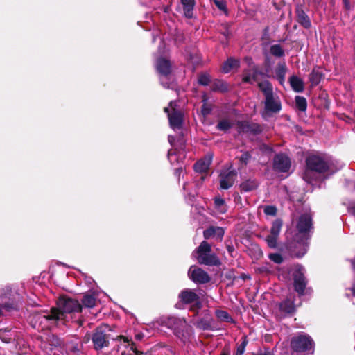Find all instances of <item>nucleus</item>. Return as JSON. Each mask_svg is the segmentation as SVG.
Segmentation results:
<instances>
[{"label":"nucleus","mask_w":355,"mask_h":355,"mask_svg":"<svg viewBox=\"0 0 355 355\" xmlns=\"http://www.w3.org/2000/svg\"><path fill=\"white\" fill-rule=\"evenodd\" d=\"M306 168L302 178L308 183L317 179V175L327 171L330 167V159L322 154H313L306 159Z\"/></svg>","instance_id":"nucleus-1"},{"label":"nucleus","mask_w":355,"mask_h":355,"mask_svg":"<svg viewBox=\"0 0 355 355\" xmlns=\"http://www.w3.org/2000/svg\"><path fill=\"white\" fill-rule=\"evenodd\" d=\"M258 86L265 96L263 117H269L272 114L278 113L282 109V104L279 97L274 94L270 83L265 80L258 83Z\"/></svg>","instance_id":"nucleus-2"},{"label":"nucleus","mask_w":355,"mask_h":355,"mask_svg":"<svg viewBox=\"0 0 355 355\" xmlns=\"http://www.w3.org/2000/svg\"><path fill=\"white\" fill-rule=\"evenodd\" d=\"M157 322L161 327L173 330L174 334L183 342H185L191 336V327L183 318L174 316L162 317Z\"/></svg>","instance_id":"nucleus-3"},{"label":"nucleus","mask_w":355,"mask_h":355,"mask_svg":"<svg viewBox=\"0 0 355 355\" xmlns=\"http://www.w3.org/2000/svg\"><path fill=\"white\" fill-rule=\"evenodd\" d=\"M81 309L82 306L78 300L70 297H61L57 302V307L52 308L53 315L55 317L57 322L64 321L68 314L79 312Z\"/></svg>","instance_id":"nucleus-4"},{"label":"nucleus","mask_w":355,"mask_h":355,"mask_svg":"<svg viewBox=\"0 0 355 355\" xmlns=\"http://www.w3.org/2000/svg\"><path fill=\"white\" fill-rule=\"evenodd\" d=\"M192 256L200 264L207 266H219L220 261L218 257L211 253V245L207 241H202L196 250L193 252Z\"/></svg>","instance_id":"nucleus-5"},{"label":"nucleus","mask_w":355,"mask_h":355,"mask_svg":"<svg viewBox=\"0 0 355 355\" xmlns=\"http://www.w3.org/2000/svg\"><path fill=\"white\" fill-rule=\"evenodd\" d=\"M29 322L34 329L43 330L49 328V324L55 323V317L53 315V310L43 311L41 313H33L29 316Z\"/></svg>","instance_id":"nucleus-6"},{"label":"nucleus","mask_w":355,"mask_h":355,"mask_svg":"<svg viewBox=\"0 0 355 355\" xmlns=\"http://www.w3.org/2000/svg\"><path fill=\"white\" fill-rule=\"evenodd\" d=\"M296 229L298 232L295 240L300 243L308 239V234L312 228V219L309 214H302L296 221Z\"/></svg>","instance_id":"nucleus-7"},{"label":"nucleus","mask_w":355,"mask_h":355,"mask_svg":"<svg viewBox=\"0 0 355 355\" xmlns=\"http://www.w3.org/2000/svg\"><path fill=\"white\" fill-rule=\"evenodd\" d=\"M177 102L171 101L169 106L164 108V112L168 114L170 126L173 129H180L183 122V114L177 108Z\"/></svg>","instance_id":"nucleus-8"},{"label":"nucleus","mask_w":355,"mask_h":355,"mask_svg":"<svg viewBox=\"0 0 355 355\" xmlns=\"http://www.w3.org/2000/svg\"><path fill=\"white\" fill-rule=\"evenodd\" d=\"M313 340L311 338L304 334L293 337L291 340L292 349L297 352L310 350L313 347Z\"/></svg>","instance_id":"nucleus-9"},{"label":"nucleus","mask_w":355,"mask_h":355,"mask_svg":"<svg viewBox=\"0 0 355 355\" xmlns=\"http://www.w3.org/2000/svg\"><path fill=\"white\" fill-rule=\"evenodd\" d=\"M156 68L160 74L161 84L166 88L173 89L174 85L172 83L170 85L168 83V80L170 79L168 75L171 73V64L169 61L163 58H158L156 62Z\"/></svg>","instance_id":"nucleus-10"},{"label":"nucleus","mask_w":355,"mask_h":355,"mask_svg":"<svg viewBox=\"0 0 355 355\" xmlns=\"http://www.w3.org/2000/svg\"><path fill=\"white\" fill-rule=\"evenodd\" d=\"M294 281V287L299 295H303L306 286V280L304 277V269L302 266L297 265L290 270Z\"/></svg>","instance_id":"nucleus-11"},{"label":"nucleus","mask_w":355,"mask_h":355,"mask_svg":"<svg viewBox=\"0 0 355 355\" xmlns=\"http://www.w3.org/2000/svg\"><path fill=\"white\" fill-rule=\"evenodd\" d=\"M188 276L193 282L198 284H205L210 280L208 273L196 266L190 267Z\"/></svg>","instance_id":"nucleus-12"},{"label":"nucleus","mask_w":355,"mask_h":355,"mask_svg":"<svg viewBox=\"0 0 355 355\" xmlns=\"http://www.w3.org/2000/svg\"><path fill=\"white\" fill-rule=\"evenodd\" d=\"M290 158L285 154H277L273 160V166L275 171L279 172H287L291 168Z\"/></svg>","instance_id":"nucleus-13"},{"label":"nucleus","mask_w":355,"mask_h":355,"mask_svg":"<svg viewBox=\"0 0 355 355\" xmlns=\"http://www.w3.org/2000/svg\"><path fill=\"white\" fill-rule=\"evenodd\" d=\"M92 341L95 349L99 350L107 346L108 340L103 327L97 328L93 334Z\"/></svg>","instance_id":"nucleus-14"},{"label":"nucleus","mask_w":355,"mask_h":355,"mask_svg":"<svg viewBox=\"0 0 355 355\" xmlns=\"http://www.w3.org/2000/svg\"><path fill=\"white\" fill-rule=\"evenodd\" d=\"M239 132L259 134L261 132V127L254 123H250L248 121H239L237 123Z\"/></svg>","instance_id":"nucleus-15"},{"label":"nucleus","mask_w":355,"mask_h":355,"mask_svg":"<svg viewBox=\"0 0 355 355\" xmlns=\"http://www.w3.org/2000/svg\"><path fill=\"white\" fill-rule=\"evenodd\" d=\"M220 187L223 189H227L233 185L236 173L234 171L225 172L220 174Z\"/></svg>","instance_id":"nucleus-16"},{"label":"nucleus","mask_w":355,"mask_h":355,"mask_svg":"<svg viewBox=\"0 0 355 355\" xmlns=\"http://www.w3.org/2000/svg\"><path fill=\"white\" fill-rule=\"evenodd\" d=\"M168 158L172 164L182 162L183 159L185 158V153L182 144H181L180 149L175 148V150H170L168 153Z\"/></svg>","instance_id":"nucleus-17"},{"label":"nucleus","mask_w":355,"mask_h":355,"mask_svg":"<svg viewBox=\"0 0 355 355\" xmlns=\"http://www.w3.org/2000/svg\"><path fill=\"white\" fill-rule=\"evenodd\" d=\"M225 231L220 227L211 226L205 230L203 232L205 239L216 237L218 240H222Z\"/></svg>","instance_id":"nucleus-18"},{"label":"nucleus","mask_w":355,"mask_h":355,"mask_svg":"<svg viewBox=\"0 0 355 355\" xmlns=\"http://www.w3.org/2000/svg\"><path fill=\"white\" fill-rule=\"evenodd\" d=\"M179 297L181 299V300L185 304L192 302H196L198 304V295L191 290L186 289L184 291H182L180 293Z\"/></svg>","instance_id":"nucleus-19"},{"label":"nucleus","mask_w":355,"mask_h":355,"mask_svg":"<svg viewBox=\"0 0 355 355\" xmlns=\"http://www.w3.org/2000/svg\"><path fill=\"white\" fill-rule=\"evenodd\" d=\"M259 72L254 66L251 67L249 70L245 71L243 76V81L245 83H253L257 82V76Z\"/></svg>","instance_id":"nucleus-20"},{"label":"nucleus","mask_w":355,"mask_h":355,"mask_svg":"<svg viewBox=\"0 0 355 355\" xmlns=\"http://www.w3.org/2000/svg\"><path fill=\"white\" fill-rule=\"evenodd\" d=\"M211 157H205V158L199 160L194 164V166H193L194 170L196 172H200V173L205 172L209 168V167L211 164Z\"/></svg>","instance_id":"nucleus-21"},{"label":"nucleus","mask_w":355,"mask_h":355,"mask_svg":"<svg viewBox=\"0 0 355 355\" xmlns=\"http://www.w3.org/2000/svg\"><path fill=\"white\" fill-rule=\"evenodd\" d=\"M289 83H290V85H291L292 89L295 92H302L304 91V82L300 78H299L296 76H292L289 78Z\"/></svg>","instance_id":"nucleus-22"},{"label":"nucleus","mask_w":355,"mask_h":355,"mask_svg":"<svg viewBox=\"0 0 355 355\" xmlns=\"http://www.w3.org/2000/svg\"><path fill=\"white\" fill-rule=\"evenodd\" d=\"M239 67V60L233 58H230L223 63L221 69L223 73H227Z\"/></svg>","instance_id":"nucleus-23"},{"label":"nucleus","mask_w":355,"mask_h":355,"mask_svg":"<svg viewBox=\"0 0 355 355\" xmlns=\"http://www.w3.org/2000/svg\"><path fill=\"white\" fill-rule=\"evenodd\" d=\"M181 4L182 6L185 17L187 18H191L193 16V10L195 5V1L181 0Z\"/></svg>","instance_id":"nucleus-24"},{"label":"nucleus","mask_w":355,"mask_h":355,"mask_svg":"<svg viewBox=\"0 0 355 355\" xmlns=\"http://www.w3.org/2000/svg\"><path fill=\"white\" fill-rule=\"evenodd\" d=\"M48 342L49 344L43 343L41 347L44 351L49 354L53 350V347H57L60 345V342L59 338L55 336L49 337Z\"/></svg>","instance_id":"nucleus-25"},{"label":"nucleus","mask_w":355,"mask_h":355,"mask_svg":"<svg viewBox=\"0 0 355 355\" xmlns=\"http://www.w3.org/2000/svg\"><path fill=\"white\" fill-rule=\"evenodd\" d=\"M286 70L287 68L284 62L279 63L276 68L275 76L277 79L279 81L281 84H283V83L284 82Z\"/></svg>","instance_id":"nucleus-26"},{"label":"nucleus","mask_w":355,"mask_h":355,"mask_svg":"<svg viewBox=\"0 0 355 355\" xmlns=\"http://www.w3.org/2000/svg\"><path fill=\"white\" fill-rule=\"evenodd\" d=\"M298 21L306 28L311 26V21L307 15L302 10H297Z\"/></svg>","instance_id":"nucleus-27"},{"label":"nucleus","mask_w":355,"mask_h":355,"mask_svg":"<svg viewBox=\"0 0 355 355\" xmlns=\"http://www.w3.org/2000/svg\"><path fill=\"white\" fill-rule=\"evenodd\" d=\"M280 309L282 311L287 313H291L295 311V305L293 302L290 300H286L280 304Z\"/></svg>","instance_id":"nucleus-28"},{"label":"nucleus","mask_w":355,"mask_h":355,"mask_svg":"<svg viewBox=\"0 0 355 355\" xmlns=\"http://www.w3.org/2000/svg\"><path fill=\"white\" fill-rule=\"evenodd\" d=\"M96 297L92 294L85 295L83 300V304L87 308H92L96 305Z\"/></svg>","instance_id":"nucleus-29"},{"label":"nucleus","mask_w":355,"mask_h":355,"mask_svg":"<svg viewBox=\"0 0 355 355\" xmlns=\"http://www.w3.org/2000/svg\"><path fill=\"white\" fill-rule=\"evenodd\" d=\"M282 226V221L280 219H276L272 223L271 230H270V234L279 236Z\"/></svg>","instance_id":"nucleus-30"},{"label":"nucleus","mask_w":355,"mask_h":355,"mask_svg":"<svg viewBox=\"0 0 355 355\" xmlns=\"http://www.w3.org/2000/svg\"><path fill=\"white\" fill-rule=\"evenodd\" d=\"M295 104L297 109L300 111H305L307 107L306 100L304 97L297 96L295 97Z\"/></svg>","instance_id":"nucleus-31"},{"label":"nucleus","mask_w":355,"mask_h":355,"mask_svg":"<svg viewBox=\"0 0 355 355\" xmlns=\"http://www.w3.org/2000/svg\"><path fill=\"white\" fill-rule=\"evenodd\" d=\"M270 53L275 57H283L284 55V51L279 44L272 45L270 49Z\"/></svg>","instance_id":"nucleus-32"},{"label":"nucleus","mask_w":355,"mask_h":355,"mask_svg":"<svg viewBox=\"0 0 355 355\" xmlns=\"http://www.w3.org/2000/svg\"><path fill=\"white\" fill-rule=\"evenodd\" d=\"M257 184L255 181L248 180L241 184V188L244 191H250L257 188Z\"/></svg>","instance_id":"nucleus-33"},{"label":"nucleus","mask_w":355,"mask_h":355,"mask_svg":"<svg viewBox=\"0 0 355 355\" xmlns=\"http://www.w3.org/2000/svg\"><path fill=\"white\" fill-rule=\"evenodd\" d=\"M278 236L270 234L266 237V241L268 245L271 248H275L277 245Z\"/></svg>","instance_id":"nucleus-34"},{"label":"nucleus","mask_w":355,"mask_h":355,"mask_svg":"<svg viewBox=\"0 0 355 355\" xmlns=\"http://www.w3.org/2000/svg\"><path fill=\"white\" fill-rule=\"evenodd\" d=\"M321 78V74L318 70L313 69L309 76V80L313 85H318Z\"/></svg>","instance_id":"nucleus-35"},{"label":"nucleus","mask_w":355,"mask_h":355,"mask_svg":"<svg viewBox=\"0 0 355 355\" xmlns=\"http://www.w3.org/2000/svg\"><path fill=\"white\" fill-rule=\"evenodd\" d=\"M215 207L221 214L226 212L227 209L225 206V200L220 198H217L214 201Z\"/></svg>","instance_id":"nucleus-36"},{"label":"nucleus","mask_w":355,"mask_h":355,"mask_svg":"<svg viewBox=\"0 0 355 355\" xmlns=\"http://www.w3.org/2000/svg\"><path fill=\"white\" fill-rule=\"evenodd\" d=\"M213 2L220 10L223 11L225 15H227V4L225 1L214 0Z\"/></svg>","instance_id":"nucleus-37"},{"label":"nucleus","mask_w":355,"mask_h":355,"mask_svg":"<svg viewBox=\"0 0 355 355\" xmlns=\"http://www.w3.org/2000/svg\"><path fill=\"white\" fill-rule=\"evenodd\" d=\"M216 315L220 320H221L223 321L227 322V321H230L232 320V318L229 315V313L225 311H221V310L217 311Z\"/></svg>","instance_id":"nucleus-38"},{"label":"nucleus","mask_w":355,"mask_h":355,"mask_svg":"<svg viewBox=\"0 0 355 355\" xmlns=\"http://www.w3.org/2000/svg\"><path fill=\"white\" fill-rule=\"evenodd\" d=\"M231 126V123L228 120H222L217 125V128L219 130L225 131L230 129Z\"/></svg>","instance_id":"nucleus-39"},{"label":"nucleus","mask_w":355,"mask_h":355,"mask_svg":"<svg viewBox=\"0 0 355 355\" xmlns=\"http://www.w3.org/2000/svg\"><path fill=\"white\" fill-rule=\"evenodd\" d=\"M210 82V77L208 74H201L198 78V83L202 85H207Z\"/></svg>","instance_id":"nucleus-40"},{"label":"nucleus","mask_w":355,"mask_h":355,"mask_svg":"<svg viewBox=\"0 0 355 355\" xmlns=\"http://www.w3.org/2000/svg\"><path fill=\"white\" fill-rule=\"evenodd\" d=\"M269 258L270 260H272L276 263H281L283 261V258L282 255L278 253L270 254Z\"/></svg>","instance_id":"nucleus-41"},{"label":"nucleus","mask_w":355,"mask_h":355,"mask_svg":"<svg viewBox=\"0 0 355 355\" xmlns=\"http://www.w3.org/2000/svg\"><path fill=\"white\" fill-rule=\"evenodd\" d=\"M264 213L268 216H275L277 214V208L274 206H266L264 207Z\"/></svg>","instance_id":"nucleus-42"},{"label":"nucleus","mask_w":355,"mask_h":355,"mask_svg":"<svg viewBox=\"0 0 355 355\" xmlns=\"http://www.w3.org/2000/svg\"><path fill=\"white\" fill-rule=\"evenodd\" d=\"M246 345L247 341L245 340H243L242 343L238 345L236 348V355H243L245 352Z\"/></svg>","instance_id":"nucleus-43"},{"label":"nucleus","mask_w":355,"mask_h":355,"mask_svg":"<svg viewBox=\"0 0 355 355\" xmlns=\"http://www.w3.org/2000/svg\"><path fill=\"white\" fill-rule=\"evenodd\" d=\"M121 340H123V343L127 345H131L130 347V349L133 352V353L135 354V355H139V352H137L135 347H134V344L133 343H130V341L129 340V339L126 337H124V336H121Z\"/></svg>","instance_id":"nucleus-44"},{"label":"nucleus","mask_w":355,"mask_h":355,"mask_svg":"<svg viewBox=\"0 0 355 355\" xmlns=\"http://www.w3.org/2000/svg\"><path fill=\"white\" fill-rule=\"evenodd\" d=\"M250 157L251 156L249 154V153L245 152L241 155L240 157V161L243 162L244 164H247L249 160L250 159Z\"/></svg>","instance_id":"nucleus-45"},{"label":"nucleus","mask_w":355,"mask_h":355,"mask_svg":"<svg viewBox=\"0 0 355 355\" xmlns=\"http://www.w3.org/2000/svg\"><path fill=\"white\" fill-rule=\"evenodd\" d=\"M211 112V107L207 103H204L202 106V113L204 116L209 114Z\"/></svg>","instance_id":"nucleus-46"},{"label":"nucleus","mask_w":355,"mask_h":355,"mask_svg":"<svg viewBox=\"0 0 355 355\" xmlns=\"http://www.w3.org/2000/svg\"><path fill=\"white\" fill-rule=\"evenodd\" d=\"M216 89H218V90H220V91H225L227 89V87L226 85L223 83H221L220 81H218L217 83H215V88Z\"/></svg>","instance_id":"nucleus-47"},{"label":"nucleus","mask_w":355,"mask_h":355,"mask_svg":"<svg viewBox=\"0 0 355 355\" xmlns=\"http://www.w3.org/2000/svg\"><path fill=\"white\" fill-rule=\"evenodd\" d=\"M197 327L200 329H207L209 328V325L203 321H199L197 322Z\"/></svg>","instance_id":"nucleus-48"},{"label":"nucleus","mask_w":355,"mask_h":355,"mask_svg":"<svg viewBox=\"0 0 355 355\" xmlns=\"http://www.w3.org/2000/svg\"><path fill=\"white\" fill-rule=\"evenodd\" d=\"M257 355H273V354L270 351H265L263 352H260Z\"/></svg>","instance_id":"nucleus-49"},{"label":"nucleus","mask_w":355,"mask_h":355,"mask_svg":"<svg viewBox=\"0 0 355 355\" xmlns=\"http://www.w3.org/2000/svg\"><path fill=\"white\" fill-rule=\"evenodd\" d=\"M175 139L173 136H168V141L172 146H174Z\"/></svg>","instance_id":"nucleus-50"},{"label":"nucleus","mask_w":355,"mask_h":355,"mask_svg":"<svg viewBox=\"0 0 355 355\" xmlns=\"http://www.w3.org/2000/svg\"><path fill=\"white\" fill-rule=\"evenodd\" d=\"M343 1L344 3H345V7H346L347 8H349V1H348V0H343Z\"/></svg>","instance_id":"nucleus-51"},{"label":"nucleus","mask_w":355,"mask_h":355,"mask_svg":"<svg viewBox=\"0 0 355 355\" xmlns=\"http://www.w3.org/2000/svg\"><path fill=\"white\" fill-rule=\"evenodd\" d=\"M182 167H180L176 169V174H178V175H180V173L182 172Z\"/></svg>","instance_id":"nucleus-52"},{"label":"nucleus","mask_w":355,"mask_h":355,"mask_svg":"<svg viewBox=\"0 0 355 355\" xmlns=\"http://www.w3.org/2000/svg\"><path fill=\"white\" fill-rule=\"evenodd\" d=\"M245 60V62H248V64L249 65H250V62H251V61H252L251 58H246Z\"/></svg>","instance_id":"nucleus-53"},{"label":"nucleus","mask_w":355,"mask_h":355,"mask_svg":"<svg viewBox=\"0 0 355 355\" xmlns=\"http://www.w3.org/2000/svg\"><path fill=\"white\" fill-rule=\"evenodd\" d=\"M352 292H353L354 295H355V285H354V286H353V287H352Z\"/></svg>","instance_id":"nucleus-54"},{"label":"nucleus","mask_w":355,"mask_h":355,"mask_svg":"<svg viewBox=\"0 0 355 355\" xmlns=\"http://www.w3.org/2000/svg\"><path fill=\"white\" fill-rule=\"evenodd\" d=\"M141 337H142V336H141V335H137V336H136V338H137V340H140V339H141Z\"/></svg>","instance_id":"nucleus-55"},{"label":"nucleus","mask_w":355,"mask_h":355,"mask_svg":"<svg viewBox=\"0 0 355 355\" xmlns=\"http://www.w3.org/2000/svg\"><path fill=\"white\" fill-rule=\"evenodd\" d=\"M353 267L355 268V259L352 261Z\"/></svg>","instance_id":"nucleus-56"},{"label":"nucleus","mask_w":355,"mask_h":355,"mask_svg":"<svg viewBox=\"0 0 355 355\" xmlns=\"http://www.w3.org/2000/svg\"><path fill=\"white\" fill-rule=\"evenodd\" d=\"M6 291H7V293H10V289L9 288H6Z\"/></svg>","instance_id":"nucleus-57"},{"label":"nucleus","mask_w":355,"mask_h":355,"mask_svg":"<svg viewBox=\"0 0 355 355\" xmlns=\"http://www.w3.org/2000/svg\"><path fill=\"white\" fill-rule=\"evenodd\" d=\"M221 355H230V354H229L228 353L223 352V353H222V354H221Z\"/></svg>","instance_id":"nucleus-58"},{"label":"nucleus","mask_w":355,"mask_h":355,"mask_svg":"<svg viewBox=\"0 0 355 355\" xmlns=\"http://www.w3.org/2000/svg\"><path fill=\"white\" fill-rule=\"evenodd\" d=\"M183 187H184V189L186 190L187 189V184H185Z\"/></svg>","instance_id":"nucleus-59"}]
</instances>
